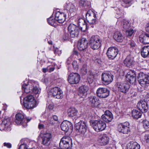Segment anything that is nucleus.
<instances>
[{
    "instance_id": "obj_1",
    "label": "nucleus",
    "mask_w": 149,
    "mask_h": 149,
    "mask_svg": "<svg viewBox=\"0 0 149 149\" xmlns=\"http://www.w3.org/2000/svg\"><path fill=\"white\" fill-rule=\"evenodd\" d=\"M102 40L97 36H92L90 39L89 45L90 47L93 50L97 49L101 46Z\"/></svg>"
},
{
    "instance_id": "obj_2",
    "label": "nucleus",
    "mask_w": 149,
    "mask_h": 149,
    "mask_svg": "<svg viewBox=\"0 0 149 149\" xmlns=\"http://www.w3.org/2000/svg\"><path fill=\"white\" fill-rule=\"evenodd\" d=\"M138 79L139 84L145 89L149 86V75H146L143 73H139L138 76Z\"/></svg>"
},
{
    "instance_id": "obj_3",
    "label": "nucleus",
    "mask_w": 149,
    "mask_h": 149,
    "mask_svg": "<svg viewBox=\"0 0 149 149\" xmlns=\"http://www.w3.org/2000/svg\"><path fill=\"white\" fill-rule=\"evenodd\" d=\"M72 145L71 138L68 136L63 137L59 143V147L61 149H68L72 146Z\"/></svg>"
},
{
    "instance_id": "obj_4",
    "label": "nucleus",
    "mask_w": 149,
    "mask_h": 149,
    "mask_svg": "<svg viewBox=\"0 0 149 149\" xmlns=\"http://www.w3.org/2000/svg\"><path fill=\"white\" fill-rule=\"evenodd\" d=\"M42 144L45 146H48L50 144L52 135L51 133L45 132L42 134L41 136Z\"/></svg>"
},
{
    "instance_id": "obj_5",
    "label": "nucleus",
    "mask_w": 149,
    "mask_h": 149,
    "mask_svg": "<svg viewBox=\"0 0 149 149\" xmlns=\"http://www.w3.org/2000/svg\"><path fill=\"white\" fill-rule=\"evenodd\" d=\"M93 126L94 130L97 132L104 130L106 127L104 121L101 120L94 121L93 123Z\"/></svg>"
},
{
    "instance_id": "obj_6",
    "label": "nucleus",
    "mask_w": 149,
    "mask_h": 149,
    "mask_svg": "<svg viewBox=\"0 0 149 149\" xmlns=\"http://www.w3.org/2000/svg\"><path fill=\"white\" fill-rule=\"evenodd\" d=\"M49 95H52L54 98L58 99L62 98L63 97V92L58 87H55L51 89L48 93Z\"/></svg>"
},
{
    "instance_id": "obj_7",
    "label": "nucleus",
    "mask_w": 149,
    "mask_h": 149,
    "mask_svg": "<svg viewBox=\"0 0 149 149\" xmlns=\"http://www.w3.org/2000/svg\"><path fill=\"white\" fill-rule=\"evenodd\" d=\"M75 128L77 131L81 134H84L86 132L87 125L86 122L81 121L77 123L75 125Z\"/></svg>"
},
{
    "instance_id": "obj_8",
    "label": "nucleus",
    "mask_w": 149,
    "mask_h": 149,
    "mask_svg": "<svg viewBox=\"0 0 149 149\" xmlns=\"http://www.w3.org/2000/svg\"><path fill=\"white\" fill-rule=\"evenodd\" d=\"M113 76L111 73L106 72L102 74V83L105 85H108L113 80Z\"/></svg>"
},
{
    "instance_id": "obj_9",
    "label": "nucleus",
    "mask_w": 149,
    "mask_h": 149,
    "mask_svg": "<svg viewBox=\"0 0 149 149\" xmlns=\"http://www.w3.org/2000/svg\"><path fill=\"white\" fill-rule=\"evenodd\" d=\"M116 85L118 90L124 93L127 92L130 88L129 84L125 82L118 81L117 82Z\"/></svg>"
},
{
    "instance_id": "obj_10",
    "label": "nucleus",
    "mask_w": 149,
    "mask_h": 149,
    "mask_svg": "<svg viewBox=\"0 0 149 149\" xmlns=\"http://www.w3.org/2000/svg\"><path fill=\"white\" fill-rule=\"evenodd\" d=\"M68 31L70 37L74 38L79 34V28L78 27L73 24H70L68 27Z\"/></svg>"
},
{
    "instance_id": "obj_11",
    "label": "nucleus",
    "mask_w": 149,
    "mask_h": 149,
    "mask_svg": "<svg viewBox=\"0 0 149 149\" xmlns=\"http://www.w3.org/2000/svg\"><path fill=\"white\" fill-rule=\"evenodd\" d=\"M80 79V75L77 73H71L68 76V81L71 84H78Z\"/></svg>"
},
{
    "instance_id": "obj_12",
    "label": "nucleus",
    "mask_w": 149,
    "mask_h": 149,
    "mask_svg": "<svg viewBox=\"0 0 149 149\" xmlns=\"http://www.w3.org/2000/svg\"><path fill=\"white\" fill-rule=\"evenodd\" d=\"M118 129L119 132L124 134H127L130 132V124L126 122L118 125Z\"/></svg>"
},
{
    "instance_id": "obj_13",
    "label": "nucleus",
    "mask_w": 149,
    "mask_h": 149,
    "mask_svg": "<svg viewBox=\"0 0 149 149\" xmlns=\"http://www.w3.org/2000/svg\"><path fill=\"white\" fill-rule=\"evenodd\" d=\"M11 122L10 119L8 118L4 119L2 121L1 124H0V130L9 131L11 130Z\"/></svg>"
},
{
    "instance_id": "obj_14",
    "label": "nucleus",
    "mask_w": 149,
    "mask_h": 149,
    "mask_svg": "<svg viewBox=\"0 0 149 149\" xmlns=\"http://www.w3.org/2000/svg\"><path fill=\"white\" fill-rule=\"evenodd\" d=\"M118 52V50L116 47H109L107 51V54L109 59H113L116 56Z\"/></svg>"
},
{
    "instance_id": "obj_15",
    "label": "nucleus",
    "mask_w": 149,
    "mask_h": 149,
    "mask_svg": "<svg viewBox=\"0 0 149 149\" xmlns=\"http://www.w3.org/2000/svg\"><path fill=\"white\" fill-rule=\"evenodd\" d=\"M89 89V87L87 85L81 86L79 88L78 95L81 99V101H83L87 95V92Z\"/></svg>"
},
{
    "instance_id": "obj_16",
    "label": "nucleus",
    "mask_w": 149,
    "mask_h": 149,
    "mask_svg": "<svg viewBox=\"0 0 149 149\" xmlns=\"http://www.w3.org/2000/svg\"><path fill=\"white\" fill-rule=\"evenodd\" d=\"M109 91L105 88H99L96 91L97 96L100 97L105 98L108 97L109 94Z\"/></svg>"
},
{
    "instance_id": "obj_17",
    "label": "nucleus",
    "mask_w": 149,
    "mask_h": 149,
    "mask_svg": "<svg viewBox=\"0 0 149 149\" xmlns=\"http://www.w3.org/2000/svg\"><path fill=\"white\" fill-rule=\"evenodd\" d=\"M86 18L88 22L90 24H94L95 23L96 17L95 13L90 10L87 11L86 15Z\"/></svg>"
},
{
    "instance_id": "obj_18",
    "label": "nucleus",
    "mask_w": 149,
    "mask_h": 149,
    "mask_svg": "<svg viewBox=\"0 0 149 149\" xmlns=\"http://www.w3.org/2000/svg\"><path fill=\"white\" fill-rule=\"evenodd\" d=\"M29 87H31V92L35 94H39L41 89L39 88L37 82L34 81H31L29 82Z\"/></svg>"
},
{
    "instance_id": "obj_19",
    "label": "nucleus",
    "mask_w": 149,
    "mask_h": 149,
    "mask_svg": "<svg viewBox=\"0 0 149 149\" xmlns=\"http://www.w3.org/2000/svg\"><path fill=\"white\" fill-rule=\"evenodd\" d=\"M88 42L86 38H82L78 42L77 48L80 51L85 50L88 47Z\"/></svg>"
},
{
    "instance_id": "obj_20",
    "label": "nucleus",
    "mask_w": 149,
    "mask_h": 149,
    "mask_svg": "<svg viewBox=\"0 0 149 149\" xmlns=\"http://www.w3.org/2000/svg\"><path fill=\"white\" fill-rule=\"evenodd\" d=\"M137 107L142 112H147L148 108L147 102L143 101H141L138 102L137 105Z\"/></svg>"
},
{
    "instance_id": "obj_21",
    "label": "nucleus",
    "mask_w": 149,
    "mask_h": 149,
    "mask_svg": "<svg viewBox=\"0 0 149 149\" xmlns=\"http://www.w3.org/2000/svg\"><path fill=\"white\" fill-rule=\"evenodd\" d=\"M127 80L130 83L133 84L136 80V75L134 71H130L126 75Z\"/></svg>"
},
{
    "instance_id": "obj_22",
    "label": "nucleus",
    "mask_w": 149,
    "mask_h": 149,
    "mask_svg": "<svg viewBox=\"0 0 149 149\" xmlns=\"http://www.w3.org/2000/svg\"><path fill=\"white\" fill-rule=\"evenodd\" d=\"M102 119L107 123L111 122L113 119V116L109 110L106 111L104 114L101 116Z\"/></svg>"
},
{
    "instance_id": "obj_23",
    "label": "nucleus",
    "mask_w": 149,
    "mask_h": 149,
    "mask_svg": "<svg viewBox=\"0 0 149 149\" xmlns=\"http://www.w3.org/2000/svg\"><path fill=\"white\" fill-rule=\"evenodd\" d=\"M66 15L64 13L57 11L55 13V17L56 20L59 23H63L65 20Z\"/></svg>"
},
{
    "instance_id": "obj_24",
    "label": "nucleus",
    "mask_w": 149,
    "mask_h": 149,
    "mask_svg": "<svg viewBox=\"0 0 149 149\" xmlns=\"http://www.w3.org/2000/svg\"><path fill=\"white\" fill-rule=\"evenodd\" d=\"M89 104L91 107H95L99 104V100L95 96H91L89 97Z\"/></svg>"
},
{
    "instance_id": "obj_25",
    "label": "nucleus",
    "mask_w": 149,
    "mask_h": 149,
    "mask_svg": "<svg viewBox=\"0 0 149 149\" xmlns=\"http://www.w3.org/2000/svg\"><path fill=\"white\" fill-rule=\"evenodd\" d=\"M72 127V123L67 121H63L61 124V128L62 130L65 132H67L69 129Z\"/></svg>"
},
{
    "instance_id": "obj_26",
    "label": "nucleus",
    "mask_w": 149,
    "mask_h": 149,
    "mask_svg": "<svg viewBox=\"0 0 149 149\" xmlns=\"http://www.w3.org/2000/svg\"><path fill=\"white\" fill-rule=\"evenodd\" d=\"M68 114L69 116L71 117H75L77 118H79L80 116L78 115V111L75 108L71 107L69 108L68 110Z\"/></svg>"
},
{
    "instance_id": "obj_27",
    "label": "nucleus",
    "mask_w": 149,
    "mask_h": 149,
    "mask_svg": "<svg viewBox=\"0 0 149 149\" xmlns=\"http://www.w3.org/2000/svg\"><path fill=\"white\" fill-rule=\"evenodd\" d=\"M139 38L141 42L145 44H149V34L143 33L139 36Z\"/></svg>"
},
{
    "instance_id": "obj_28",
    "label": "nucleus",
    "mask_w": 149,
    "mask_h": 149,
    "mask_svg": "<svg viewBox=\"0 0 149 149\" xmlns=\"http://www.w3.org/2000/svg\"><path fill=\"white\" fill-rule=\"evenodd\" d=\"M65 7L66 10L70 13L75 12L76 11V8L74 5L71 3H66Z\"/></svg>"
},
{
    "instance_id": "obj_29",
    "label": "nucleus",
    "mask_w": 149,
    "mask_h": 149,
    "mask_svg": "<svg viewBox=\"0 0 149 149\" xmlns=\"http://www.w3.org/2000/svg\"><path fill=\"white\" fill-rule=\"evenodd\" d=\"M141 56L145 58L149 55V46H144L141 49Z\"/></svg>"
},
{
    "instance_id": "obj_30",
    "label": "nucleus",
    "mask_w": 149,
    "mask_h": 149,
    "mask_svg": "<svg viewBox=\"0 0 149 149\" xmlns=\"http://www.w3.org/2000/svg\"><path fill=\"white\" fill-rule=\"evenodd\" d=\"M109 138L106 135H103L99 139V141L102 145H105L109 142Z\"/></svg>"
},
{
    "instance_id": "obj_31",
    "label": "nucleus",
    "mask_w": 149,
    "mask_h": 149,
    "mask_svg": "<svg viewBox=\"0 0 149 149\" xmlns=\"http://www.w3.org/2000/svg\"><path fill=\"white\" fill-rule=\"evenodd\" d=\"M25 119L23 114L18 113L16 115V119L15 122L17 124H22L23 120H25Z\"/></svg>"
},
{
    "instance_id": "obj_32",
    "label": "nucleus",
    "mask_w": 149,
    "mask_h": 149,
    "mask_svg": "<svg viewBox=\"0 0 149 149\" xmlns=\"http://www.w3.org/2000/svg\"><path fill=\"white\" fill-rule=\"evenodd\" d=\"M24 105L25 107L29 109H32L36 106V101H33L32 102H24Z\"/></svg>"
},
{
    "instance_id": "obj_33",
    "label": "nucleus",
    "mask_w": 149,
    "mask_h": 149,
    "mask_svg": "<svg viewBox=\"0 0 149 149\" xmlns=\"http://www.w3.org/2000/svg\"><path fill=\"white\" fill-rule=\"evenodd\" d=\"M113 38L119 42L122 41L124 38L123 36L119 31L115 32L113 36Z\"/></svg>"
},
{
    "instance_id": "obj_34",
    "label": "nucleus",
    "mask_w": 149,
    "mask_h": 149,
    "mask_svg": "<svg viewBox=\"0 0 149 149\" xmlns=\"http://www.w3.org/2000/svg\"><path fill=\"white\" fill-rule=\"evenodd\" d=\"M122 24L123 27L125 30L129 29L131 26V23L126 19L123 20Z\"/></svg>"
},
{
    "instance_id": "obj_35",
    "label": "nucleus",
    "mask_w": 149,
    "mask_h": 149,
    "mask_svg": "<svg viewBox=\"0 0 149 149\" xmlns=\"http://www.w3.org/2000/svg\"><path fill=\"white\" fill-rule=\"evenodd\" d=\"M133 58L130 56H128L124 61V64L127 66H130L133 63Z\"/></svg>"
},
{
    "instance_id": "obj_36",
    "label": "nucleus",
    "mask_w": 149,
    "mask_h": 149,
    "mask_svg": "<svg viewBox=\"0 0 149 149\" xmlns=\"http://www.w3.org/2000/svg\"><path fill=\"white\" fill-rule=\"evenodd\" d=\"M132 115L134 118L138 119L141 117L142 113L139 111L134 109L132 111Z\"/></svg>"
},
{
    "instance_id": "obj_37",
    "label": "nucleus",
    "mask_w": 149,
    "mask_h": 149,
    "mask_svg": "<svg viewBox=\"0 0 149 149\" xmlns=\"http://www.w3.org/2000/svg\"><path fill=\"white\" fill-rule=\"evenodd\" d=\"M129 145L130 149H140V148L139 144L136 142H131Z\"/></svg>"
},
{
    "instance_id": "obj_38",
    "label": "nucleus",
    "mask_w": 149,
    "mask_h": 149,
    "mask_svg": "<svg viewBox=\"0 0 149 149\" xmlns=\"http://www.w3.org/2000/svg\"><path fill=\"white\" fill-rule=\"evenodd\" d=\"M29 82L28 84H24L22 86V89L24 92L26 93H28L31 91V87H29Z\"/></svg>"
},
{
    "instance_id": "obj_39",
    "label": "nucleus",
    "mask_w": 149,
    "mask_h": 149,
    "mask_svg": "<svg viewBox=\"0 0 149 149\" xmlns=\"http://www.w3.org/2000/svg\"><path fill=\"white\" fill-rule=\"evenodd\" d=\"M56 21L53 17H50L47 19V22L48 24L53 26H55L56 24Z\"/></svg>"
},
{
    "instance_id": "obj_40",
    "label": "nucleus",
    "mask_w": 149,
    "mask_h": 149,
    "mask_svg": "<svg viewBox=\"0 0 149 149\" xmlns=\"http://www.w3.org/2000/svg\"><path fill=\"white\" fill-rule=\"evenodd\" d=\"M132 0H122V6L125 8H127L130 6Z\"/></svg>"
},
{
    "instance_id": "obj_41",
    "label": "nucleus",
    "mask_w": 149,
    "mask_h": 149,
    "mask_svg": "<svg viewBox=\"0 0 149 149\" xmlns=\"http://www.w3.org/2000/svg\"><path fill=\"white\" fill-rule=\"evenodd\" d=\"M24 100L26 101V102L36 101L34 97L32 95H29L27 96L24 98Z\"/></svg>"
},
{
    "instance_id": "obj_42",
    "label": "nucleus",
    "mask_w": 149,
    "mask_h": 149,
    "mask_svg": "<svg viewBox=\"0 0 149 149\" xmlns=\"http://www.w3.org/2000/svg\"><path fill=\"white\" fill-rule=\"evenodd\" d=\"M56 123L51 118H49L47 120L45 123L48 125H54Z\"/></svg>"
},
{
    "instance_id": "obj_43",
    "label": "nucleus",
    "mask_w": 149,
    "mask_h": 149,
    "mask_svg": "<svg viewBox=\"0 0 149 149\" xmlns=\"http://www.w3.org/2000/svg\"><path fill=\"white\" fill-rule=\"evenodd\" d=\"M81 73L83 75H85L87 73V67L86 65H84L80 71Z\"/></svg>"
},
{
    "instance_id": "obj_44",
    "label": "nucleus",
    "mask_w": 149,
    "mask_h": 149,
    "mask_svg": "<svg viewBox=\"0 0 149 149\" xmlns=\"http://www.w3.org/2000/svg\"><path fill=\"white\" fill-rule=\"evenodd\" d=\"M81 30L82 31L84 32L87 29V25L86 23V22L85 23V24H83L81 25V26H78Z\"/></svg>"
},
{
    "instance_id": "obj_45",
    "label": "nucleus",
    "mask_w": 149,
    "mask_h": 149,
    "mask_svg": "<svg viewBox=\"0 0 149 149\" xmlns=\"http://www.w3.org/2000/svg\"><path fill=\"white\" fill-rule=\"evenodd\" d=\"M125 34L127 37L131 36L133 33L134 31L133 29H130L129 30H125Z\"/></svg>"
},
{
    "instance_id": "obj_46",
    "label": "nucleus",
    "mask_w": 149,
    "mask_h": 149,
    "mask_svg": "<svg viewBox=\"0 0 149 149\" xmlns=\"http://www.w3.org/2000/svg\"><path fill=\"white\" fill-rule=\"evenodd\" d=\"M143 127L146 130H148L149 129V121L144 120L143 121Z\"/></svg>"
},
{
    "instance_id": "obj_47",
    "label": "nucleus",
    "mask_w": 149,
    "mask_h": 149,
    "mask_svg": "<svg viewBox=\"0 0 149 149\" xmlns=\"http://www.w3.org/2000/svg\"><path fill=\"white\" fill-rule=\"evenodd\" d=\"M128 45L131 48H134L135 47L136 44L133 40H130L128 43Z\"/></svg>"
},
{
    "instance_id": "obj_48",
    "label": "nucleus",
    "mask_w": 149,
    "mask_h": 149,
    "mask_svg": "<svg viewBox=\"0 0 149 149\" xmlns=\"http://www.w3.org/2000/svg\"><path fill=\"white\" fill-rule=\"evenodd\" d=\"M19 149H31L28 148V146L25 143L22 144L20 145L19 147Z\"/></svg>"
},
{
    "instance_id": "obj_49",
    "label": "nucleus",
    "mask_w": 149,
    "mask_h": 149,
    "mask_svg": "<svg viewBox=\"0 0 149 149\" xmlns=\"http://www.w3.org/2000/svg\"><path fill=\"white\" fill-rule=\"evenodd\" d=\"M142 4L144 3L146 8H149V0H145L142 1Z\"/></svg>"
},
{
    "instance_id": "obj_50",
    "label": "nucleus",
    "mask_w": 149,
    "mask_h": 149,
    "mask_svg": "<svg viewBox=\"0 0 149 149\" xmlns=\"http://www.w3.org/2000/svg\"><path fill=\"white\" fill-rule=\"evenodd\" d=\"M86 22L85 20L82 18H79V19L78 21V26H81V25H82L83 24H85Z\"/></svg>"
},
{
    "instance_id": "obj_51",
    "label": "nucleus",
    "mask_w": 149,
    "mask_h": 149,
    "mask_svg": "<svg viewBox=\"0 0 149 149\" xmlns=\"http://www.w3.org/2000/svg\"><path fill=\"white\" fill-rule=\"evenodd\" d=\"M70 36L68 33L65 32L63 35V38L64 39L67 40L70 38Z\"/></svg>"
},
{
    "instance_id": "obj_52",
    "label": "nucleus",
    "mask_w": 149,
    "mask_h": 149,
    "mask_svg": "<svg viewBox=\"0 0 149 149\" xmlns=\"http://www.w3.org/2000/svg\"><path fill=\"white\" fill-rule=\"evenodd\" d=\"M72 65H73V68L76 69L77 68H78L79 67V64L77 63V61H74L72 63Z\"/></svg>"
},
{
    "instance_id": "obj_53",
    "label": "nucleus",
    "mask_w": 149,
    "mask_h": 149,
    "mask_svg": "<svg viewBox=\"0 0 149 149\" xmlns=\"http://www.w3.org/2000/svg\"><path fill=\"white\" fill-rule=\"evenodd\" d=\"M54 52L55 54H58V55H60L61 53V51L58 49V48L54 50Z\"/></svg>"
},
{
    "instance_id": "obj_54",
    "label": "nucleus",
    "mask_w": 149,
    "mask_h": 149,
    "mask_svg": "<svg viewBox=\"0 0 149 149\" xmlns=\"http://www.w3.org/2000/svg\"><path fill=\"white\" fill-rule=\"evenodd\" d=\"M51 118L56 122H58V117L57 116L55 115H53Z\"/></svg>"
},
{
    "instance_id": "obj_55",
    "label": "nucleus",
    "mask_w": 149,
    "mask_h": 149,
    "mask_svg": "<svg viewBox=\"0 0 149 149\" xmlns=\"http://www.w3.org/2000/svg\"><path fill=\"white\" fill-rule=\"evenodd\" d=\"M4 146H6L9 148H10L11 147V144L10 143H4Z\"/></svg>"
},
{
    "instance_id": "obj_56",
    "label": "nucleus",
    "mask_w": 149,
    "mask_h": 149,
    "mask_svg": "<svg viewBox=\"0 0 149 149\" xmlns=\"http://www.w3.org/2000/svg\"><path fill=\"white\" fill-rule=\"evenodd\" d=\"M87 80L89 83H92L93 81V79L92 77H88Z\"/></svg>"
},
{
    "instance_id": "obj_57",
    "label": "nucleus",
    "mask_w": 149,
    "mask_h": 149,
    "mask_svg": "<svg viewBox=\"0 0 149 149\" xmlns=\"http://www.w3.org/2000/svg\"><path fill=\"white\" fill-rule=\"evenodd\" d=\"M145 139L147 142L149 143V134L145 136Z\"/></svg>"
},
{
    "instance_id": "obj_58",
    "label": "nucleus",
    "mask_w": 149,
    "mask_h": 149,
    "mask_svg": "<svg viewBox=\"0 0 149 149\" xmlns=\"http://www.w3.org/2000/svg\"><path fill=\"white\" fill-rule=\"evenodd\" d=\"M54 106L53 104H50L48 106V108L49 109L52 110L53 109Z\"/></svg>"
},
{
    "instance_id": "obj_59",
    "label": "nucleus",
    "mask_w": 149,
    "mask_h": 149,
    "mask_svg": "<svg viewBox=\"0 0 149 149\" xmlns=\"http://www.w3.org/2000/svg\"><path fill=\"white\" fill-rule=\"evenodd\" d=\"M71 62V58L70 57L68 58L67 61V63L68 64H70Z\"/></svg>"
},
{
    "instance_id": "obj_60",
    "label": "nucleus",
    "mask_w": 149,
    "mask_h": 149,
    "mask_svg": "<svg viewBox=\"0 0 149 149\" xmlns=\"http://www.w3.org/2000/svg\"><path fill=\"white\" fill-rule=\"evenodd\" d=\"M145 28L146 31L149 32V23L146 25Z\"/></svg>"
},
{
    "instance_id": "obj_61",
    "label": "nucleus",
    "mask_w": 149,
    "mask_h": 149,
    "mask_svg": "<svg viewBox=\"0 0 149 149\" xmlns=\"http://www.w3.org/2000/svg\"><path fill=\"white\" fill-rule=\"evenodd\" d=\"M44 125L42 124H39L38 125V128L39 129H41L44 127Z\"/></svg>"
},
{
    "instance_id": "obj_62",
    "label": "nucleus",
    "mask_w": 149,
    "mask_h": 149,
    "mask_svg": "<svg viewBox=\"0 0 149 149\" xmlns=\"http://www.w3.org/2000/svg\"><path fill=\"white\" fill-rule=\"evenodd\" d=\"M55 69L54 67H51L49 69V72H50L53 71Z\"/></svg>"
},
{
    "instance_id": "obj_63",
    "label": "nucleus",
    "mask_w": 149,
    "mask_h": 149,
    "mask_svg": "<svg viewBox=\"0 0 149 149\" xmlns=\"http://www.w3.org/2000/svg\"><path fill=\"white\" fill-rule=\"evenodd\" d=\"M48 70V68H43L42 69V71L44 73L46 72Z\"/></svg>"
},
{
    "instance_id": "obj_64",
    "label": "nucleus",
    "mask_w": 149,
    "mask_h": 149,
    "mask_svg": "<svg viewBox=\"0 0 149 149\" xmlns=\"http://www.w3.org/2000/svg\"><path fill=\"white\" fill-rule=\"evenodd\" d=\"M73 54L76 55L77 56H78V52L76 51H74L73 52Z\"/></svg>"
}]
</instances>
